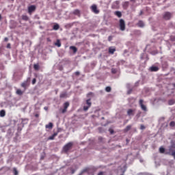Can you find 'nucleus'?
<instances>
[{
  "mask_svg": "<svg viewBox=\"0 0 175 175\" xmlns=\"http://www.w3.org/2000/svg\"><path fill=\"white\" fill-rule=\"evenodd\" d=\"M72 147H73V142H68L64 146L63 151L64 152H68L70 150H72Z\"/></svg>",
  "mask_w": 175,
  "mask_h": 175,
  "instance_id": "1",
  "label": "nucleus"
},
{
  "mask_svg": "<svg viewBox=\"0 0 175 175\" xmlns=\"http://www.w3.org/2000/svg\"><path fill=\"white\" fill-rule=\"evenodd\" d=\"M167 154H169V155H172V157H173L174 159H175V142L171 146V147L170 148L169 152H167Z\"/></svg>",
  "mask_w": 175,
  "mask_h": 175,
  "instance_id": "2",
  "label": "nucleus"
},
{
  "mask_svg": "<svg viewBox=\"0 0 175 175\" xmlns=\"http://www.w3.org/2000/svg\"><path fill=\"white\" fill-rule=\"evenodd\" d=\"M144 103V100L143 99H140L139 100V105L142 110H143V111H147V107L143 104Z\"/></svg>",
  "mask_w": 175,
  "mask_h": 175,
  "instance_id": "3",
  "label": "nucleus"
},
{
  "mask_svg": "<svg viewBox=\"0 0 175 175\" xmlns=\"http://www.w3.org/2000/svg\"><path fill=\"white\" fill-rule=\"evenodd\" d=\"M27 10H28V13L29 14H32V13H33V12H35V10H36V5H30L27 8Z\"/></svg>",
  "mask_w": 175,
  "mask_h": 175,
  "instance_id": "4",
  "label": "nucleus"
},
{
  "mask_svg": "<svg viewBox=\"0 0 175 175\" xmlns=\"http://www.w3.org/2000/svg\"><path fill=\"white\" fill-rule=\"evenodd\" d=\"M90 9L92 12H93V13H94L95 14H99V10H98V7L96 6V5H92Z\"/></svg>",
  "mask_w": 175,
  "mask_h": 175,
  "instance_id": "5",
  "label": "nucleus"
},
{
  "mask_svg": "<svg viewBox=\"0 0 175 175\" xmlns=\"http://www.w3.org/2000/svg\"><path fill=\"white\" fill-rule=\"evenodd\" d=\"M120 31L125 29V21L124 19H120Z\"/></svg>",
  "mask_w": 175,
  "mask_h": 175,
  "instance_id": "6",
  "label": "nucleus"
},
{
  "mask_svg": "<svg viewBox=\"0 0 175 175\" xmlns=\"http://www.w3.org/2000/svg\"><path fill=\"white\" fill-rule=\"evenodd\" d=\"M68 107H69V102L64 103V109L62 110V113L63 114H64V113H66Z\"/></svg>",
  "mask_w": 175,
  "mask_h": 175,
  "instance_id": "7",
  "label": "nucleus"
},
{
  "mask_svg": "<svg viewBox=\"0 0 175 175\" xmlns=\"http://www.w3.org/2000/svg\"><path fill=\"white\" fill-rule=\"evenodd\" d=\"M163 18L164 20H170V18H172V13L170 12H165L163 14Z\"/></svg>",
  "mask_w": 175,
  "mask_h": 175,
  "instance_id": "8",
  "label": "nucleus"
},
{
  "mask_svg": "<svg viewBox=\"0 0 175 175\" xmlns=\"http://www.w3.org/2000/svg\"><path fill=\"white\" fill-rule=\"evenodd\" d=\"M127 116H135V110L132 109H128Z\"/></svg>",
  "mask_w": 175,
  "mask_h": 175,
  "instance_id": "9",
  "label": "nucleus"
},
{
  "mask_svg": "<svg viewBox=\"0 0 175 175\" xmlns=\"http://www.w3.org/2000/svg\"><path fill=\"white\" fill-rule=\"evenodd\" d=\"M114 15L117 16V17H118L119 18H121V17H122V14L120 11H116L114 12Z\"/></svg>",
  "mask_w": 175,
  "mask_h": 175,
  "instance_id": "10",
  "label": "nucleus"
},
{
  "mask_svg": "<svg viewBox=\"0 0 175 175\" xmlns=\"http://www.w3.org/2000/svg\"><path fill=\"white\" fill-rule=\"evenodd\" d=\"M137 25L140 28H143V27H144V22H143V21H139Z\"/></svg>",
  "mask_w": 175,
  "mask_h": 175,
  "instance_id": "11",
  "label": "nucleus"
},
{
  "mask_svg": "<svg viewBox=\"0 0 175 175\" xmlns=\"http://www.w3.org/2000/svg\"><path fill=\"white\" fill-rule=\"evenodd\" d=\"M53 124L52 122H49L45 126L46 129H53Z\"/></svg>",
  "mask_w": 175,
  "mask_h": 175,
  "instance_id": "12",
  "label": "nucleus"
},
{
  "mask_svg": "<svg viewBox=\"0 0 175 175\" xmlns=\"http://www.w3.org/2000/svg\"><path fill=\"white\" fill-rule=\"evenodd\" d=\"M27 85H28V81H24L21 83V87H23V88L25 90H27Z\"/></svg>",
  "mask_w": 175,
  "mask_h": 175,
  "instance_id": "13",
  "label": "nucleus"
},
{
  "mask_svg": "<svg viewBox=\"0 0 175 175\" xmlns=\"http://www.w3.org/2000/svg\"><path fill=\"white\" fill-rule=\"evenodd\" d=\"M151 72H158L159 70V68L157 66H152L150 67Z\"/></svg>",
  "mask_w": 175,
  "mask_h": 175,
  "instance_id": "14",
  "label": "nucleus"
},
{
  "mask_svg": "<svg viewBox=\"0 0 175 175\" xmlns=\"http://www.w3.org/2000/svg\"><path fill=\"white\" fill-rule=\"evenodd\" d=\"M70 50H72L74 53H77V48H76V46H70Z\"/></svg>",
  "mask_w": 175,
  "mask_h": 175,
  "instance_id": "15",
  "label": "nucleus"
},
{
  "mask_svg": "<svg viewBox=\"0 0 175 175\" xmlns=\"http://www.w3.org/2000/svg\"><path fill=\"white\" fill-rule=\"evenodd\" d=\"M6 116V112L5 110L2 109L0 111V117H5Z\"/></svg>",
  "mask_w": 175,
  "mask_h": 175,
  "instance_id": "16",
  "label": "nucleus"
},
{
  "mask_svg": "<svg viewBox=\"0 0 175 175\" xmlns=\"http://www.w3.org/2000/svg\"><path fill=\"white\" fill-rule=\"evenodd\" d=\"M22 20H23L24 21H28V20H29V17H28V16L27 15H23Z\"/></svg>",
  "mask_w": 175,
  "mask_h": 175,
  "instance_id": "17",
  "label": "nucleus"
},
{
  "mask_svg": "<svg viewBox=\"0 0 175 175\" xmlns=\"http://www.w3.org/2000/svg\"><path fill=\"white\" fill-rule=\"evenodd\" d=\"M132 128V126L129 125L127 126L124 129V132L126 133L129 131H131V129Z\"/></svg>",
  "mask_w": 175,
  "mask_h": 175,
  "instance_id": "18",
  "label": "nucleus"
},
{
  "mask_svg": "<svg viewBox=\"0 0 175 175\" xmlns=\"http://www.w3.org/2000/svg\"><path fill=\"white\" fill-rule=\"evenodd\" d=\"M115 51H116V49H114V48H109V54H114Z\"/></svg>",
  "mask_w": 175,
  "mask_h": 175,
  "instance_id": "19",
  "label": "nucleus"
},
{
  "mask_svg": "<svg viewBox=\"0 0 175 175\" xmlns=\"http://www.w3.org/2000/svg\"><path fill=\"white\" fill-rule=\"evenodd\" d=\"M16 94L17 95H23V94H24V92H23L21 90L18 89L16 92Z\"/></svg>",
  "mask_w": 175,
  "mask_h": 175,
  "instance_id": "20",
  "label": "nucleus"
},
{
  "mask_svg": "<svg viewBox=\"0 0 175 175\" xmlns=\"http://www.w3.org/2000/svg\"><path fill=\"white\" fill-rule=\"evenodd\" d=\"M53 29H54V31H58V29H59V25L56 24V25H53Z\"/></svg>",
  "mask_w": 175,
  "mask_h": 175,
  "instance_id": "21",
  "label": "nucleus"
},
{
  "mask_svg": "<svg viewBox=\"0 0 175 175\" xmlns=\"http://www.w3.org/2000/svg\"><path fill=\"white\" fill-rule=\"evenodd\" d=\"M55 46H57V47H61V41L57 40V42L55 43Z\"/></svg>",
  "mask_w": 175,
  "mask_h": 175,
  "instance_id": "22",
  "label": "nucleus"
},
{
  "mask_svg": "<svg viewBox=\"0 0 175 175\" xmlns=\"http://www.w3.org/2000/svg\"><path fill=\"white\" fill-rule=\"evenodd\" d=\"M159 152H160L161 154H164V153H165V148H163V147H160V148H159Z\"/></svg>",
  "mask_w": 175,
  "mask_h": 175,
  "instance_id": "23",
  "label": "nucleus"
},
{
  "mask_svg": "<svg viewBox=\"0 0 175 175\" xmlns=\"http://www.w3.org/2000/svg\"><path fill=\"white\" fill-rule=\"evenodd\" d=\"M73 13L75 14H76L77 16H80V10H74Z\"/></svg>",
  "mask_w": 175,
  "mask_h": 175,
  "instance_id": "24",
  "label": "nucleus"
},
{
  "mask_svg": "<svg viewBox=\"0 0 175 175\" xmlns=\"http://www.w3.org/2000/svg\"><path fill=\"white\" fill-rule=\"evenodd\" d=\"M86 103L89 106V107H91V105H92V103H91V98L88 99L86 100Z\"/></svg>",
  "mask_w": 175,
  "mask_h": 175,
  "instance_id": "25",
  "label": "nucleus"
},
{
  "mask_svg": "<svg viewBox=\"0 0 175 175\" xmlns=\"http://www.w3.org/2000/svg\"><path fill=\"white\" fill-rule=\"evenodd\" d=\"M13 172L14 175H18V171H17V169L16 167L13 168Z\"/></svg>",
  "mask_w": 175,
  "mask_h": 175,
  "instance_id": "26",
  "label": "nucleus"
},
{
  "mask_svg": "<svg viewBox=\"0 0 175 175\" xmlns=\"http://www.w3.org/2000/svg\"><path fill=\"white\" fill-rule=\"evenodd\" d=\"M105 91L107 92H110L111 91V88L110 86H107L106 88H105Z\"/></svg>",
  "mask_w": 175,
  "mask_h": 175,
  "instance_id": "27",
  "label": "nucleus"
},
{
  "mask_svg": "<svg viewBox=\"0 0 175 175\" xmlns=\"http://www.w3.org/2000/svg\"><path fill=\"white\" fill-rule=\"evenodd\" d=\"M33 68L35 70H39V64H34Z\"/></svg>",
  "mask_w": 175,
  "mask_h": 175,
  "instance_id": "28",
  "label": "nucleus"
},
{
  "mask_svg": "<svg viewBox=\"0 0 175 175\" xmlns=\"http://www.w3.org/2000/svg\"><path fill=\"white\" fill-rule=\"evenodd\" d=\"M90 106H84L83 107V110L84 111H87V110H88L90 109Z\"/></svg>",
  "mask_w": 175,
  "mask_h": 175,
  "instance_id": "29",
  "label": "nucleus"
},
{
  "mask_svg": "<svg viewBox=\"0 0 175 175\" xmlns=\"http://www.w3.org/2000/svg\"><path fill=\"white\" fill-rule=\"evenodd\" d=\"M170 126L172 127L175 126V122L174 121L170 122Z\"/></svg>",
  "mask_w": 175,
  "mask_h": 175,
  "instance_id": "30",
  "label": "nucleus"
},
{
  "mask_svg": "<svg viewBox=\"0 0 175 175\" xmlns=\"http://www.w3.org/2000/svg\"><path fill=\"white\" fill-rule=\"evenodd\" d=\"M140 129H141L142 131H144V129H146V126L144 125V124H141V126H140Z\"/></svg>",
  "mask_w": 175,
  "mask_h": 175,
  "instance_id": "31",
  "label": "nucleus"
},
{
  "mask_svg": "<svg viewBox=\"0 0 175 175\" xmlns=\"http://www.w3.org/2000/svg\"><path fill=\"white\" fill-rule=\"evenodd\" d=\"M111 73H113V75H116V73H117V70H116L115 68H112Z\"/></svg>",
  "mask_w": 175,
  "mask_h": 175,
  "instance_id": "32",
  "label": "nucleus"
},
{
  "mask_svg": "<svg viewBox=\"0 0 175 175\" xmlns=\"http://www.w3.org/2000/svg\"><path fill=\"white\" fill-rule=\"evenodd\" d=\"M168 103L169 105H174V100H170Z\"/></svg>",
  "mask_w": 175,
  "mask_h": 175,
  "instance_id": "33",
  "label": "nucleus"
},
{
  "mask_svg": "<svg viewBox=\"0 0 175 175\" xmlns=\"http://www.w3.org/2000/svg\"><path fill=\"white\" fill-rule=\"evenodd\" d=\"M66 96V93H62L60 94V98H65Z\"/></svg>",
  "mask_w": 175,
  "mask_h": 175,
  "instance_id": "34",
  "label": "nucleus"
},
{
  "mask_svg": "<svg viewBox=\"0 0 175 175\" xmlns=\"http://www.w3.org/2000/svg\"><path fill=\"white\" fill-rule=\"evenodd\" d=\"M108 40H109V42H111V40H113V36H109L108 37Z\"/></svg>",
  "mask_w": 175,
  "mask_h": 175,
  "instance_id": "35",
  "label": "nucleus"
},
{
  "mask_svg": "<svg viewBox=\"0 0 175 175\" xmlns=\"http://www.w3.org/2000/svg\"><path fill=\"white\" fill-rule=\"evenodd\" d=\"M31 83H32L33 85L36 84V78L33 79Z\"/></svg>",
  "mask_w": 175,
  "mask_h": 175,
  "instance_id": "36",
  "label": "nucleus"
},
{
  "mask_svg": "<svg viewBox=\"0 0 175 175\" xmlns=\"http://www.w3.org/2000/svg\"><path fill=\"white\" fill-rule=\"evenodd\" d=\"M6 47L7 49H12V45L10 44V43H8Z\"/></svg>",
  "mask_w": 175,
  "mask_h": 175,
  "instance_id": "37",
  "label": "nucleus"
},
{
  "mask_svg": "<svg viewBox=\"0 0 175 175\" xmlns=\"http://www.w3.org/2000/svg\"><path fill=\"white\" fill-rule=\"evenodd\" d=\"M75 75L76 76H79L80 75V72H79V71L75 72Z\"/></svg>",
  "mask_w": 175,
  "mask_h": 175,
  "instance_id": "38",
  "label": "nucleus"
},
{
  "mask_svg": "<svg viewBox=\"0 0 175 175\" xmlns=\"http://www.w3.org/2000/svg\"><path fill=\"white\" fill-rule=\"evenodd\" d=\"M54 137L53 135L49 137V140H54Z\"/></svg>",
  "mask_w": 175,
  "mask_h": 175,
  "instance_id": "39",
  "label": "nucleus"
},
{
  "mask_svg": "<svg viewBox=\"0 0 175 175\" xmlns=\"http://www.w3.org/2000/svg\"><path fill=\"white\" fill-rule=\"evenodd\" d=\"M8 40H9V38L8 37H5L4 38V42H8Z\"/></svg>",
  "mask_w": 175,
  "mask_h": 175,
  "instance_id": "40",
  "label": "nucleus"
},
{
  "mask_svg": "<svg viewBox=\"0 0 175 175\" xmlns=\"http://www.w3.org/2000/svg\"><path fill=\"white\" fill-rule=\"evenodd\" d=\"M57 135H58V133H55L53 134V136L55 137V136H57Z\"/></svg>",
  "mask_w": 175,
  "mask_h": 175,
  "instance_id": "41",
  "label": "nucleus"
},
{
  "mask_svg": "<svg viewBox=\"0 0 175 175\" xmlns=\"http://www.w3.org/2000/svg\"><path fill=\"white\" fill-rule=\"evenodd\" d=\"M35 117H36V118H38L39 117V114H38V113H36V114L35 115Z\"/></svg>",
  "mask_w": 175,
  "mask_h": 175,
  "instance_id": "42",
  "label": "nucleus"
},
{
  "mask_svg": "<svg viewBox=\"0 0 175 175\" xmlns=\"http://www.w3.org/2000/svg\"><path fill=\"white\" fill-rule=\"evenodd\" d=\"M143 14V11H140L139 16H142Z\"/></svg>",
  "mask_w": 175,
  "mask_h": 175,
  "instance_id": "43",
  "label": "nucleus"
},
{
  "mask_svg": "<svg viewBox=\"0 0 175 175\" xmlns=\"http://www.w3.org/2000/svg\"><path fill=\"white\" fill-rule=\"evenodd\" d=\"M142 113H138V114H137V117L139 118V117H140V114H141Z\"/></svg>",
  "mask_w": 175,
  "mask_h": 175,
  "instance_id": "44",
  "label": "nucleus"
},
{
  "mask_svg": "<svg viewBox=\"0 0 175 175\" xmlns=\"http://www.w3.org/2000/svg\"><path fill=\"white\" fill-rule=\"evenodd\" d=\"M73 173H75V170H72V174H73Z\"/></svg>",
  "mask_w": 175,
  "mask_h": 175,
  "instance_id": "45",
  "label": "nucleus"
},
{
  "mask_svg": "<svg viewBox=\"0 0 175 175\" xmlns=\"http://www.w3.org/2000/svg\"><path fill=\"white\" fill-rule=\"evenodd\" d=\"M131 2H135V0H130Z\"/></svg>",
  "mask_w": 175,
  "mask_h": 175,
  "instance_id": "46",
  "label": "nucleus"
},
{
  "mask_svg": "<svg viewBox=\"0 0 175 175\" xmlns=\"http://www.w3.org/2000/svg\"><path fill=\"white\" fill-rule=\"evenodd\" d=\"M2 18V16L0 14V20Z\"/></svg>",
  "mask_w": 175,
  "mask_h": 175,
  "instance_id": "47",
  "label": "nucleus"
},
{
  "mask_svg": "<svg viewBox=\"0 0 175 175\" xmlns=\"http://www.w3.org/2000/svg\"><path fill=\"white\" fill-rule=\"evenodd\" d=\"M172 85H174V87H175V83H173Z\"/></svg>",
  "mask_w": 175,
  "mask_h": 175,
  "instance_id": "48",
  "label": "nucleus"
},
{
  "mask_svg": "<svg viewBox=\"0 0 175 175\" xmlns=\"http://www.w3.org/2000/svg\"><path fill=\"white\" fill-rule=\"evenodd\" d=\"M44 109H45V110H47V108H46V107H44Z\"/></svg>",
  "mask_w": 175,
  "mask_h": 175,
  "instance_id": "49",
  "label": "nucleus"
},
{
  "mask_svg": "<svg viewBox=\"0 0 175 175\" xmlns=\"http://www.w3.org/2000/svg\"><path fill=\"white\" fill-rule=\"evenodd\" d=\"M113 131H111V133H113Z\"/></svg>",
  "mask_w": 175,
  "mask_h": 175,
  "instance_id": "50",
  "label": "nucleus"
},
{
  "mask_svg": "<svg viewBox=\"0 0 175 175\" xmlns=\"http://www.w3.org/2000/svg\"><path fill=\"white\" fill-rule=\"evenodd\" d=\"M91 94H92V93H90L89 95H91Z\"/></svg>",
  "mask_w": 175,
  "mask_h": 175,
  "instance_id": "51",
  "label": "nucleus"
},
{
  "mask_svg": "<svg viewBox=\"0 0 175 175\" xmlns=\"http://www.w3.org/2000/svg\"><path fill=\"white\" fill-rule=\"evenodd\" d=\"M11 1H14V0H11Z\"/></svg>",
  "mask_w": 175,
  "mask_h": 175,
  "instance_id": "52",
  "label": "nucleus"
},
{
  "mask_svg": "<svg viewBox=\"0 0 175 175\" xmlns=\"http://www.w3.org/2000/svg\"><path fill=\"white\" fill-rule=\"evenodd\" d=\"M111 175H113V174H111Z\"/></svg>",
  "mask_w": 175,
  "mask_h": 175,
  "instance_id": "53",
  "label": "nucleus"
}]
</instances>
